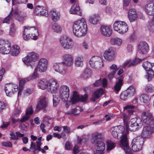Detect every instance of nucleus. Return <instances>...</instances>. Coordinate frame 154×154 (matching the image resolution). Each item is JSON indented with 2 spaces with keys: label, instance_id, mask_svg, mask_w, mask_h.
<instances>
[{
  "label": "nucleus",
  "instance_id": "8",
  "mask_svg": "<svg viewBox=\"0 0 154 154\" xmlns=\"http://www.w3.org/2000/svg\"><path fill=\"white\" fill-rule=\"evenodd\" d=\"M89 63L92 68L96 69H99L104 65L102 59L97 56L92 57L90 60Z\"/></svg>",
  "mask_w": 154,
  "mask_h": 154
},
{
  "label": "nucleus",
  "instance_id": "12",
  "mask_svg": "<svg viewBox=\"0 0 154 154\" xmlns=\"http://www.w3.org/2000/svg\"><path fill=\"white\" fill-rule=\"evenodd\" d=\"M140 122L141 120L140 119L134 118L131 119L128 124L127 128H126L127 131L136 130L138 128L139 124L141 125V123H140Z\"/></svg>",
  "mask_w": 154,
  "mask_h": 154
},
{
  "label": "nucleus",
  "instance_id": "60",
  "mask_svg": "<svg viewBox=\"0 0 154 154\" xmlns=\"http://www.w3.org/2000/svg\"><path fill=\"white\" fill-rule=\"evenodd\" d=\"M81 46L82 48L85 50H88L89 47L88 43L85 42H84L82 43Z\"/></svg>",
  "mask_w": 154,
  "mask_h": 154
},
{
  "label": "nucleus",
  "instance_id": "32",
  "mask_svg": "<svg viewBox=\"0 0 154 154\" xmlns=\"http://www.w3.org/2000/svg\"><path fill=\"white\" fill-rule=\"evenodd\" d=\"M151 131L149 127L146 126L143 128L141 134L142 138H146L150 136L151 133Z\"/></svg>",
  "mask_w": 154,
  "mask_h": 154
},
{
  "label": "nucleus",
  "instance_id": "4",
  "mask_svg": "<svg viewBox=\"0 0 154 154\" xmlns=\"http://www.w3.org/2000/svg\"><path fill=\"white\" fill-rule=\"evenodd\" d=\"M23 38L25 40H28L30 38L36 40L39 35L38 31L35 27H24Z\"/></svg>",
  "mask_w": 154,
  "mask_h": 154
},
{
  "label": "nucleus",
  "instance_id": "17",
  "mask_svg": "<svg viewBox=\"0 0 154 154\" xmlns=\"http://www.w3.org/2000/svg\"><path fill=\"white\" fill-rule=\"evenodd\" d=\"M142 119L145 124L149 125L154 123L152 114L149 112H144L141 115Z\"/></svg>",
  "mask_w": 154,
  "mask_h": 154
},
{
  "label": "nucleus",
  "instance_id": "1",
  "mask_svg": "<svg viewBox=\"0 0 154 154\" xmlns=\"http://www.w3.org/2000/svg\"><path fill=\"white\" fill-rule=\"evenodd\" d=\"M124 131V127L122 126H115L111 128L110 129V131L114 138L119 139L122 137L120 145L125 151V154H133L129 149L127 137Z\"/></svg>",
  "mask_w": 154,
  "mask_h": 154
},
{
  "label": "nucleus",
  "instance_id": "44",
  "mask_svg": "<svg viewBox=\"0 0 154 154\" xmlns=\"http://www.w3.org/2000/svg\"><path fill=\"white\" fill-rule=\"evenodd\" d=\"M130 97L134 96L135 92V89L133 86H130L125 91Z\"/></svg>",
  "mask_w": 154,
  "mask_h": 154
},
{
  "label": "nucleus",
  "instance_id": "46",
  "mask_svg": "<svg viewBox=\"0 0 154 154\" xmlns=\"http://www.w3.org/2000/svg\"><path fill=\"white\" fill-rule=\"evenodd\" d=\"M150 98L149 95L146 94H143L140 97V99L141 101L144 103H146L150 100Z\"/></svg>",
  "mask_w": 154,
  "mask_h": 154
},
{
  "label": "nucleus",
  "instance_id": "33",
  "mask_svg": "<svg viewBox=\"0 0 154 154\" xmlns=\"http://www.w3.org/2000/svg\"><path fill=\"white\" fill-rule=\"evenodd\" d=\"M82 110V109L81 108V106H76L75 108L72 109L67 112L66 114L76 116L79 115Z\"/></svg>",
  "mask_w": 154,
  "mask_h": 154
},
{
  "label": "nucleus",
  "instance_id": "53",
  "mask_svg": "<svg viewBox=\"0 0 154 154\" xmlns=\"http://www.w3.org/2000/svg\"><path fill=\"white\" fill-rule=\"evenodd\" d=\"M16 28L15 27L14 23L11 24L10 29V34L11 35H13L16 32Z\"/></svg>",
  "mask_w": 154,
  "mask_h": 154
},
{
  "label": "nucleus",
  "instance_id": "63",
  "mask_svg": "<svg viewBox=\"0 0 154 154\" xmlns=\"http://www.w3.org/2000/svg\"><path fill=\"white\" fill-rule=\"evenodd\" d=\"M71 143L69 142H66L65 145V149L66 150H70L72 148Z\"/></svg>",
  "mask_w": 154,
  "mask_h": 154
},
{
  "label": "nucleus",
  "instance_id": "2",
  "mask_svg": "<svg viewBox=\"0 0 154 154\" xmlns=\"http://www.w3.org/2000/svg\"><path fill=\"white\" fill-rule=\"evenodd\" d=\"M103 135L102 133H96L93 134L91 142L94 145L95 151H94V154H103L105 150V144L102 141Z\"/></svg>",
  "mask_w": 154,
  "mask_h": 154
},
{
  "label": "nucleus",
  "instance_id": "49",
  "mask_svg": "<svg viewBox=\"0 0 154 154\" xmlns=\"http://www.w3.org/2000/svg\"><path fill=\"white\" fill-rule=\"evenodd\" d=\"M107 150H111L116 146V144L112 141L109 140L107 142Z\"/></svg>",
  "mask_w": 154,
  "mask_h": 154
},
{
  "label": "nucleus",
  "instance_id": "10",
  "mask_svg": "<svg viewBox=\"0 0 154 154\" xmlns=\"http://www.w3.org/2000/svg\"><path fill=\"white\" fill-rule=\"evenodd\" d=\"M10 43L7 40L4 39L0 40V53L2 54H8L11 51Z\"/></svg>",
  "mask_w": 154,
  "mask_h": 154
},
{
  "label": "nucleus",
  "instance_id": "56",
  "mask_svg": "<svg viewBox=\"0 0 154 154\" xmlns=\"http://www.w3.org/2000/svg\"><path fill=\"white\" fill-rule=\"evenodd\" d=\"M10 135L11 136L10 137L11 140H16L18 139V138H17V134H15V133L13 131H11Z\"/></svg>",
  "mask_w": 154,
  "mask_h": 154
},
{
  "label": "nucleus",
  "instance_id": "50",
  "mask_svg": "<svg viewBox=\"0 0 154 154\" xmlns=\"http://www.w3.org/2000/svg\"><path fill=\"white\" fill-rule=\"evenodd\" d=\"M125 112H128L129 114L131 115L134 111V106H125L123 108Z\"/></svg>",
  "mask_w": 154,
  "mask_h": 154
},
{
  "label": "nucleus",
  "instance_id": "23",
  "mask_svg": "<svg viewBox=\"0 0 154 154\" xmlns=\"http://www.w3.org/2000/svg\"><path fill=\"white\" fill-rule=\"evenodd\" d=\"M63 61L62 62L67 67L71 66L73 64V60L71 54H66L62 56Z\"/></svg>",
  "mask_w": 154,
  "mask_h": 154
},
{
  "label": "nucleus",
  "instance_id": "41",
  "mask_svg": "<svg viewBox=\"0 0 154 154\" xmlns=\"http://www.w3.org/2000/svg\"><path fill=\"white\" fill-rule=\"evenodd\" d=\"M20 48L19 46L14 45L13 46L12 49L11 51V54L13 56H16L20 53Z\"/></svg>",
  "mask_w": 154,
  "mask_h": 154
},
{
  "label": "nucleus",
  "instance_id": "25",
  "mask_svg": "<svg viewBox=\"0 0 154 154\" xmlns=\"http://www.w3.org/2000/svg\"><path fill=\"white\" fill-rule=\"evenodd\" d=\"M123 78L122 76L117 79L114 87V90L116 94L120 90L123 85Z\"/></svg>",
  "mask_w": 154,
  "mask_h": 154
},
{
  "label": "nucleus",
  "instance_id": "3",
  "mask_svg": "<svg viewBox=\"0 0 154 154\" xmlns=\"http://www.w3.org/2000/svg\"><path fill=\"white\" fill-rule=\"evenodd\" d=\"M72 31L74 34L78 37L84 36L86 35L87 27L84 18H82L74 23L73 25Z\"/></svg>",
  "mask_w": 154,
  "mask_h": 154
},
{
  "label": "nucleus",
  "instance_id": "54",
  "mask_svg": "<svg viewBox=\"0 0 154 154\" xmlns=\"http://www.w3.org/2000/svg\"><path fill=\"white\" fill-rule=\"evenodd\" d=\"M123 122L124 123L125 126L126 128H127L128 124V121L129 119L128 116L125 114H123Z\"/></svg>",
  "mask_w": 154,
  "mask_h": 154
},
{
  "label": "nucleus",
  "instance_id": "47",
  "mask_svg": "<svg viewBox=\"0 0 154 154\" xmlns=\"http://www.w3.org/2000/svg\"><path fill=\"white\" fill-rule=\"evenodd\" d=\"M122 21L117 20L114 22L113 25V26L114 29L115 31L118 32V31H119L121 25V23H122Z\"/></svg>",
  "mask_w": 154,
  "mask_h": 154
},
{
  "label": "nucleus",
  "instance_id": "43",
  "mask_svg": "<svg viewBox=\"0 0 154 154\" xmlns=\"http://www.w3.org/2000/svg\"><path fill=\"white\" fill-rule=\"evenodd\" d=\"M91 74V71L89 69H87L81 75V78L84 79H87L90 76Z\"/></svg>",
  "mask_w": 154,
  "mask_h": 154
},
{
  "label": "nucleus",
  "instance_id": "21",
  "mask_svg": "<svg viewBox=\"0 0 154 154\" xmlns=\"http://www.w3.org/2000/svg\"><path fill=\"white\" fill-rule=\"evenodd\" d=\"M34 14L35 15H43L45 16H48V14L45 8L39 6L35 7Z\"/></svg>",
  "mask_w": 154,
  "mask_h": 154
},
{
  "label": "nucleus",
  "instance_id": "22",
  "mask_svg": "<svg viewBox=\"0 0 154 154\" xmlns=\"http://www.w3.org/2000/svg\"><path fill=\"white\" fill-rule=\"evenodd\" d=\"M100 32L103 36L109 37L112 33L111 27L109 26H102L100 27Z\"/></svg>",
  "mask_w": 154,
  "mask_h": 154
},
{
  "label": "nucleus",
  "instance_id": "11",
  "mask_svg": "<svg viewBox=\"0 0 154 154\" xmlns=\"http://www.w3.org/2000/svg\"><path fill=\"white\" fill-rule=\"evenodd\" d=\"M59 91L62 100L64 102L67 101L69 94V87L66 85H62L60 87Z\"/></svg>",
  "mask_w": 154,
  "mask_h": 154
},
{
  "label": "nucleus",
  "instance_id": "34",
  "mask_svg": "<svg viewBox=\"0 0 154 154\" xmlns=\"http://www.w3.org/2000/svg\"><path fill=\"white\" fill-rule=\"evenodd\" d=\"M99 16L98 15L94 14L89 17V21L93 25L97 24L99 22Z\"/></svg>",
  "mask_w": 154,
  "mask_h": 154
},
{
  "label": "nucleus",
  "instance_id": "16",
  "mask_svg": "<svg viewBox=\"0 0 154 154\" xmlns=\"http://www.w3.org/2000/svg\"><path fill=\"white\" fill-rule=\"evenodd\" d=\"M142 66L145 70L147 71V79L148 81L150 80L154 75V72L152 70V64L149 62L146 61L144 62Z\"/></svg>",
  "mask_w": 154,
  "mask_h": 154
},
{
  "label": "nucleus",
  "instance_id": "57",
  "mask_svg": "<svg viewBox=\"0 0 154 154\" xmlns=\"http://www.w3.org/2000/svg\"><path fill=\"white\" fill-rule=\"evenodd\" d=\"M2 146L7 147H11L12 144L11 142L9 141L4 142L2 143Z\"/></svg>",
  "mask_w": 154,
  "mask_h": 154
},
{
  "label": "nucleus",
  "instance_id": "6",
  "mask_svg": "<svg viewBox=\"0 0 154 154\" xmlns=\"http://www.w3.org/2000/svg\"><path fill=\"white\" fill-rule=\"evenodd\" d=\"M59 41L61 46L64 49L67 50L72 47V40L66 35L61 36L60 38Z\"/></svg>",
  "mask_w": 154,
  "mask_h": 154
},
{
  "label": "nucleus",
  "instance_id": "29",
  "mask_svg": "<svg viewBox=\"0 0 154 154\" xmlns=\"http://www.w3.org/2000/svg\"><path fill=\"white\" fill-rule=\"evenodd\" d=\"M33 113V110L32 106L29 107L26 110V116L23 117L20 121L21 122H24L28 120L30 118V115Z\"/></svg>",
  "mask_w": 154,
  "mask_h": 154
},
{
  "label": "nucleus",
  "instance_id": "48",
  "mask_svg": "<svg viewBox=\"0 0 154 154\" xmlns=\"http://www.w3.org/2000/svg\"><path fill=\"white\" fill-rule=\"evenodd\" d=\"M13 16V8L11 10L9 14L3 20V23H9L10 20H11Z\"/></svg>",
  "mask_w": 154,
  "mask_h": 154
},
{
  "label": "nucleus",
  "instance_id": "61",
  "mask_svg": "<svg viewBox=\"0 0 154 154\" xmlns=\"http://www.w3.org/2000/svg\"><path fill=\"white\" fill-rule=\"evenodd\" d=\"M116 73L114 71H112L109 73L107 75L108 79L110 80H111L114 77V76Z\"/></svg>",
  "mask_w": 154,
  "mask_h": 154
},
{
  "label": "nucleus",
  "instance_id": "59",
  "mask_svg": "<svg viewBox=\"0 0 154 154\" xmlns=\"http://www.w3.org/2000/svg\"><path fill=\"white\" fill-rule=\"evenodd\" d=\"M22 111L20 107H17L16 108L15 110L14 114V116H17Z\"/></svg>",
  "mask_w": 154,
  "mask_h": 154
},
{
  "label": "nucleus",
  "instance_id": "27",
  "mask_svg": "<svg viewBox=\"0 0 154 154\" xmlns=\"http://www.w3.org/2000/svg\"><path fill=\"white\" fill-rule=\"evenodd\" d=\"M146 13L149 15L154 16V4L153 3H148L145 6Z\"/></svg>",
  "mask_w": 154,
  "mask_h": 154
},
{
  "label": "nucleus",
  "instance_id": "28",
  "mask_svg": "<svg viewBox=\"0 0 154 154\" xmlns=\"http://www.w3.org/2000/svg\"><path fill=\"white\" fill-rule=\"evenodd\" d=\"M49 83L46 79H40L38 84V87L40 89L44 90L47 88Z\"/></svg>",
  "mask_w": 154,
  "mask_h": 154
},
{
  "label": "nucleus",
  "instance_id": "20",
  "mask_svg": "<svg viewBox=\"0 0 154 154\" xmlns=\"http://www.w3.org/2000/svg\"><path fill=\"white\" fill-rule=\"evenodd\" d=\"M149 50V46L146 42H140L138 45V51L141 54H147Z\"/></svg>",
  "mask_w": 154,
  "mask_h": 154
},
{
  "label": "nucleus",
  "instance_id": "37",
  "mask_svg": "<svg viewBox=\"0 0 154 154\" xmlns=\"http://www.w3.org/2000/svg\"><path fill=\"white\" fill-rule=\"evenodd\" d=\"M51 29L53 32L57 33H60L62 30L61 26L57 23H54L51 26Z\"/></svg>",
  "mask_w": 154,
  "mask_h": 154
},
{
  "label": "nucleus",
  "instance_id": "19",
  "mask_svg": "<svg viewBox=\"0 0 154 154\" xmlns=\"http://www.w3.org/2000/svg\"><path fill=\"white\" fill-rule=\"evenodd\" d=\"M58 87V85L56 80L54 79L49 80L47 89L51 93L55 94L57 93Z\"/></svg>",
  "mask_w": 154,
  "mask_h": 154
},
{
  "label": "nucleus",
  "instance_id": "15",
  "mask_svg": "<svg viewBox=\"0 0 154 154\" xmlns=\"http://www.w3.org/2000/svg\"><path fill=\"white\" fill-rule=\"evenodd\" d=\"M116 53L114 49L110 47L104 52L103 56L106 60L111 61L114 60L115 57Z\"/></svg>",
  "mask_w": 154,
  "mask_h": 154
},
{
  "label": "nucleus",
  "instance_id": "35",
  "mask_svg": "<svg viewBox=\"0 0 154 154\" xmlns=\"http://www.w3.org/2000/svg\"><path fill=\"white\" fill-rule=\"evenodd\" d=\"M118 32L120 34H123L126 33L128 30V27L127 24L125 22L122 21Z\"/></svg>",
  "mask_w": 154,
  "mask_h": 154
},
{
  "label": "nucleus",
  "instance_id": "58",
  "mask_svg": "<svg viewBox=\"0 0 154 154\" xmlns=\"http://www.w3.org/2000/svg\"><path fill=\"white\" fill-rule=\"evenodd\" d=\"M42 137H40L38 139V140L36 141V145L37 146V149H40V146H41L42 144L41 142Z\"/></svg>",
  "mask_w": 154,
  "mask_h": 154
},
{
  "label": "nucleus",
  "instance_id": "51",
  "mask_svg": "<svg viewBox=\"0 0 154 154\" xmlns=\"http://www.w3.org/2000/svg\"><path fill=\"white\" fill-rule=\"evenodd\" d=\"M25 82V80L24 79L21 80L19 82V86L18 91V96L21 95L20 93L23 90V86Z\"/></svg>",
  "mask_w": 154,
  "mask_h": 154
},
{
  "label": "nucleus",
  "instance_id": "5",
  "mask_svg": "<svg viewBox=\"0 0 154 154\" xmlns=\"http://www.w3.org/2000/svg\"><path fill=\"white\" fill-rule=\"evenodd\" d=\"M38 58V54L32 52L28 53L26 56L23 58L22 60L26 65L33 69L35 66V62L37 60Z\"/></svg>",
  "mask_w": 154,
  "mask_h": 154
},
{
  "label": "nucleus",
  "instance_id": "18",
  "mask_svg": "<svg viewBox=\"0 0 154 154\" xmlns=\"http://www.w3.org/2000/svg\"><path fill=\"white\" fill-rule=\"evenodd\" d=\"M47 64L48 62L47 59L42 58L39 60L37 66L35 70L41 72H45L47 69Z\"/></svg>",
  "mask_w": 154,
  "mask_h": 154
},
{
  "label": "nucleus",
  "instance_id": "14",
  "mask_svg": "<svg viewBox=\"0 0 154 154\" xmlns=\"http://www.w3.org/2000/svg\"><path fill=\"white\" fill-rule=\"evenodd\" d=\"M18 90V86L15 84H8L5 85V91L7 96L11 97Z\"/></svg>",
  "mask_w": 154,
  "mask_h": 154
},
{
  "label": "nucleus",
  "instance_id": "62",
  "mask_svg": "<svg viewBox=\"0 0 154 154\" xmlns=\"http://www.w3.org/2000/svg\"><path fill=\"white\" fill-rule=\"evenodd\" d=\"M110 68L111 70H112V71L115 72L116 73L119 69L116 65L115 64H113L110 66Z\"/></svg>",
  "mask_w": 154,
  "mask_h": 154
},
{
  "label": "nucleus",
  "instance_id": "45",
  "mask_svg": "<svg viewBox=\"0 0 154 154\" xmlns=\"http://www.w3.org/2000/svg\"><path fill=\"white\" fill-rule=\"evenodd\" d=\"M145 91L147 93H152L154 92V86L151 84H148L146 86Z\"/></svg>",
  "mask_w": 154,
  "mask_h": 154
},
{
  "label": "nucleus",
  "instance_id": "13",
  "mask_svg": "<svg viewBox=\"0 0 154 154\" xmlns=\"http://www.w3.org/2000/svg\"><path fill=\"white\" fill-rule=\"evenodd\" d=\"M53 69L55 71L62 75L66 74L67 69V67L62 62L54 63Z\"/></svg>",
  "mask_w": 154,
  "mask_h": 154
},
{
  "label": "nucleus",
  "instance_id": "30",
  "mask_svg": "<svg viewBox=\"0 0 154 154\" xmlns=\"http://www.w3.org/2000/svg\"><path fill=\"white\" fill-rule=\"evenodd\" d=\"M103 93V90L102 88L99 89L95 91L92 95L91 100L95 101Z\"/></svg>",
  "mask_w": 154,
  "mask_h": 154
},
{
  "label": "nucleus",
  "instance_id": "64",
  "mask_svg": "<svg viewBox=\"0 0 154 154\" xmlns=\"http://www.w3.org/2000/svg\"><path fill=\"white\" fill-rule=\"evenodd\" d=\"M46 106H36L35 108V111H38L40 110H43V111L45 112L47 111V110L45 108Z\"/></svg>",
  "mask_w": 154,
  "mask_h": 154
},
{
  "label": "nucleus",
  "instance_id": "40",
  "mask_svg": "<svg viewBox=\"0 0 154 154\" xmlns=\"http://www.w3.org/2000/svg\"><path fill=\"white\" fill-rule=\"evenodd\" d=\"M49 105V102L48 99L45 97L41 98L38 101L37 106H47Z\"/></svg>",
  "mask_w": 154,
  "mask_h": 154
},
{
  "label": "nucleus",
  "instance_id": "39",
  "mask_svg": "<svg viewBox=\"0 0 154 154\" xmlns=\"http://www.w3.org/2000/svg\"><path fill=\"white\" fill-rule=\"evenodd\" d=\"M41 146H40V149H37V146H36L35 143L32 141L31 142L30 149L33 153H35L36 151H41L43 153H45V151L43 149H41Z\"/></svg>",
  "mask_w": 154,
  "mask_h": 154
},
{
  "label": "nucleus",
  "instance_id": "9",
  "mask_svg": "<svg viewBox=\"0 0 154 154\" xmlns=\"http://www.w3.org/2000/svg\"><path fill=\"white\" fill-rule=\"evenodd\" d=\"M88 99V95L85 94L84 95H79L76 91L73 92V95L71 99L70 103L71 104H75L78 101L82 102H86Z\"/></svg>",
  "mask_w": 154,
  "mask_h": 154
},
{
  "label": "nucleus",
  "instance_id": "52",
  "mask_svg": "<svg viewBox=\"0 0 154 154\" xmlns=\"http://www.w3.org/2000/svg\"><path fill=\"white\" fill-rule=\"evenodd\" d=\"M130 96L125 91L122 92L120 95L121 99L123 100H127L128 97Z\"/></svg>",
  "mask_w": 154,
  "mask_h": 154
},
{
  "label": "nucleus",
  "instance_id": "7",
  "mask_svg": "<svg viewBox=\"0 0 154 154\" xmlns=\"http://www.w3.org/2000/svg\"><path fill=\"white\" fill-rule=\"evenodd\" d=\"M144 142L143 139L138 136L134 138L131 143V148L134 152H137L140 150L142 148Z\"/></svg>",
  "mask_w": 154,
  "mask_h": 154
},
{
  "label": "nucleus",
  "instance_id": "55",
  "mask_svg": "<svg viewBox=\"0 0 154 154\" xmlns=\"http://www.w3.org/2000/svg\"><path fill=\"white\" fill-rule=\"evenodd\" d=\"M53 103L54 106H56L58 105L60 100L58 97H57L56 96L53 95Z\"/></svg>",
  "mask_w": 154,
  "mask_h": 154
},
{
  "label": "nucleus",
  "instance_id": "42",
  "mask_svg": "<svg viewBox=\"0 0 154 154\" xmlns=\"http://www.w3.org/2000/svg\"><path fill=\"white\" fill-rule=\"evenodd\" d=\"M110 42L112 45H116L119 46L122 44V40L120 38H112L110 39Z\"/></svg>",
  "mask_w": 154,
  "mask_h": 154
},
{
  "label": "nucleus",
  "instance_id": "38",
  "mask_svg": "<svg viewBox=\"0 0 154 154\" xmlns=\"http://www.w3.org/2000/svg\"><path fill=\"white\" fill-rule=\"evenodd\" d=\"M83 57L81 56H76L75 59V64L77 67H81L83 65Z\"/></svg>",
  "mask_w": 154,
  "mask_h": 154
},
{
  "label": "nucleus",
  "instance_id": "31",
  "mask_svg": "<svg viewBox=\"0 0 154 154\" xmlns=\"http://www.w3.org/2000/svg\"><path fill=\"white\" fill-rule=\"evenodd\" d=\"M128 16L129 20L131 22L134 21L137 17L136 12L135 10L133 9L129 10Z\"/></svg>",
  "mask_w": 154,
  "mask_h": 154
},
{
  "label": "nucleus",
  "instance_id": "26",
  "mask_svg": "<svg viewBox=\"0 0 154 154\" xmlns=\"http://www.w3.org/2000/svg\"><path fill=\"white\" fill-rule=\"evenodd\" d=\"M69 12L70 14H77L80 16L82 15L79 5L76 3L74 4L71 6Z\"/></svg>",
  "mask_w": 154,
  "mask_h": 154
},
{
  "label": "nucleus",
  "instance_id": "24",
  "mask_svg": "<svg viewBox=\"0 0 154 154\" xmlns=\"http://www.w3.org/2000/svg\"><path fill=\"white\" fill-rule=\"evenodd\" d=\"M141 61L142 60L139 58H136L133 60L130 59L128 60L123 63L122 67L123 68L131 67Z\"/></svg>",
  "mask_w": 154,
  "mask_h": 154
},
{
  "label": "nucleus",
  "instance_id": "36",
  "mask_svg": "<svg viewBox=\"0 0 154 154\" xmlns=\"http://www.w3.org/2000/svg\"><path fill=\"white\" fill-rule=\"evenodd\" d=\"M50 15L54 21L56 22L60 19V14L55 10H51L50 13Z\"/></svg>",
  "mask_w": 154,
  "mask_h": 154
}]
</instances>
